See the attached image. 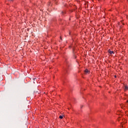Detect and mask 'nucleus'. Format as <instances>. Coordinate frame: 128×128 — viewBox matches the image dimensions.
<instances>
[{
	"label": "nucleus",
	"mask_w": 128,
	"mask_h": 128,
	"mask_svg": "<svg viewBox=\"0 0 128 128\" xmlns=\"http://www.w3.org/2000/svg\"><path fill=\"white\" fill-rule=\"evenodd\" d=\"M8 2H12L13 0H8Z\"/></svg>",
	"instance_id": "nucleus-7"
},
{
	"label": "nucleus",
	"mask_w": 128,
	"mask_h": 128,
	"mask_svg": "<svg viewBox=\"0 0 128 128\" xmlns=\"http://www.w3.org/2000/svg\"><path fill=\"white\" fill-rule=\"evenodd\" d=\"M115 78H116V76H115Z\"/></svg>",
	"instance_id": "nucleus-8"
},
{
	"label": "nucleus",
	"mask_w": 128,
	"mask_h": 128,
	"mask_svg": "<svg viewBox=\"0 0 128 128\" xmlns=\"http://www.w3.org/2000/svg\"><path fill=\"white\" fill-rule=\"evenodd\" d=\"M126 102H128V100Z\"/></svg>",
	"instance_id": "nucleus-9"
},
{
	"label": "nucleus",
	"mask_w": 128,
	"mask_h": 128,
	"mask_svg": "<svg viewBox=\"0 0 128 128\" xmlns=\"http://www.w3.org/2000/svg\"><path fill=\"white\" fill-rule=\"evenodd\" d=\"M108 52L110 54H114V51L110 50V49L108 50Z\"/></svg>",
	"instance_id": "nucleus-2"
},
{
	"label": "nucleus",
	"mask_w": 128,
	"mask_h": 128,
	"mask_svg": "<svg viewBox=\"0 0 128 128\" xmlns=\"http://www.w3.org/2000/svg\"><path fill=\"white\" fill-rule=\"evenodd\" d=\"M124 92H126V90H128V85H126L124 86Z\"/></svg>",
	"instance_id": "nucleus-3"
},
{
	"label": "nucleus",
	"mask_w": 128,
	"mask_h": 128,
	"mask_svg": "<svg viewBox=\"0 0 128 128\" xmlns=\"http://www.w3.org/2000/svg\"><path fill=\"white\" fill-rule=\"evenodd\" d=\"M59 118H60L61 120L62 119L64 118V116H59Z\"/></svg>",
	"instance_id": "nucleus-5"
},
{
	"label": "nucleus",
	"mask_w": 128,
	"mask_h": 128,
	"mask_svg": "<svg viewBox=\"0 0 128 128\" xmlns=\"http://www.w3.org/2000/svg\"><path fill=\"white\" fill-rule=\"evenodd\" d=\"M84 74H90V70H88L86 69L84 71Z\"/></svg>",
	"instance_id": "nucleus-1"
},
{
	"label": "nucleus",
	"mask_w": 128,
	"mask_h": 128,
	"mask_svg": "<svg viewBox=\"0 0 128 128\" xmlns=\"http://www.w3.org/2000/svg\"><path fill=\"white\" fill-rule=\"evenodd\" d=\"M120 120H122V118H118V122H120Z\"/></svg>",
	"instance_id": "nucleus-6"
},
{
	"label": "nucleus",
	"mask_w": 128,
	"mask_h": 128,
	"mask_svg": "<svg viewBox=\"0 0 128 128\" xmlns=\"http://www.w3.org/2000/svg\"><path fill=\"white\" fill-rule=\"evenodd\" d=\"M124 122H122L120 124L121 128H124Z\"/></svg>",
	"instance_id": "nucleus-4"
}]
</instances>
